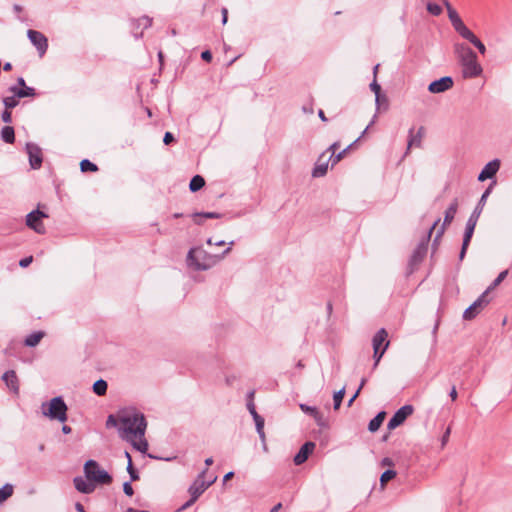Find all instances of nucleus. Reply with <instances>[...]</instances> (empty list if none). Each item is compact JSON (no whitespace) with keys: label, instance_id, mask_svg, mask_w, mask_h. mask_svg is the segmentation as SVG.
I'll use <instances>...</instances> for the list:
<instances>
[{"label":"nucleus","instance_id":"1","mask_svg":"<svg viewBox=\"0 0 512 512\" xmlns=\"http://www.w3.org/2000/svg\"><path fill=\"white\" fill-rule=\"evenodd\" d=\"M146 427V419L140 412L129 411L119 417V431L125 434L122 437L142 453L148 450V442L144 438Z\"/></svg>","mask_w":512,"mask_h":512},{"label":"nucleus","instance_id":"2","mask_svg":"<svg viewBox=\"0 0 512 512\" xmlns=\"http://www.w3.org/2000/svg\"><path fill=\"white\" fill-rule=\"evenodd\" d=\"M454 52L462 66L465 78H475L482 73V67L477 61V54L468 45L457 43L454 45Z\"/></svg>","mask_w":512,"mask_h":512},{"label":"nucleus","instance_id":"3","mask_svg":"<svg viewBox=\"0 0 512 512\" xmlns=\"http://www.w3.org/2000/svg\"><path fill=\"white\" fill-rule=\"evenodd\" d=\"M83 470L86 479L95 485H109L112 483V476L106 470L101 469L95 460L86 461Z\"/></svg>","mask_w":512,"mask_h":512},{"label":"nucleus","instance_id":"4","mask_svg":"<svg viewBox=\"0 0 512 512\" xmlns=\"http://www.w3.org/2000/svg\"><path fill=\"white\" fill-rule=\"evenodd\" d=\"M41 409L43 415L52 420H58L60 422L67 420V405L60 396L54 397L49 403H43Z\"/></svg>","mask_w":512,"mask_h":512},{"label":"nucleus","instance_id":"5","mask_svg":"<svg viewBox=\"0 0 512 512\" xmlns=\"http://www.w3.org/2000/svg\"><path fill=\"white\" fill-rule=\"evenodd\" d=\"M440 222V219L438 218L434 223L433 225L430 227L428 233H427V236L424 237L420 242L419 244L417 245V247L414 249L410 259H409V268H410V272L412 273L418 266L419 264L424 260L426 254H427V250H428V242L430 240V237L432 235V232L433 230L436 228V226L439 224Z\"/></svg>","mask_w":512,"mask_h":512},{"label":"nucleus","instance_id":"6","mask_svg":"<svg viewBox=\"0 0 512 512\" xmlns=\"http://www.w3.org/2000/svg\"><path fill=\"white\" fill-rule=\"evenodd\" d=\"M443 5L445 6L448 18L451 22L454 30L465 40L470 41V39L474 38L475 34L464 24L461 17L457 13V11L452 7L448 0H443Z\"/></svg>","mask_w":512,"mask_h":512},{"label":"nucleus","instance_id":"7","mask_svg":"<svg viewBox=\"0 0 512 512\" xmlns=\"http://www.w3.org/2000/svg\"><path fill=\"white\" fill-rule=\"evenodd\" d=\"M188 260L197 270H207L211 268L218 260L215 256H209L203 250L191 249L188 252Z\"/></svg>","mask_w":512,"mask_h":512},{"label":"nucleus","instance_id":"8","mask_svg":"<svg viewBox=\"0 0 512 512\" xmlns=\"http://www.w3.org/2000/svg\"><path fill=\"white\" fill-rule=\"evenodd\" d=\"M207 469H204L190 485L188 492L191 497V502H196L197 499L208 489L217 479L216 476L212 477L208 481L204 480V475Z\"/></svg>","mask_w":512,"mask_h":512},{"label":"nucleus","instance_id":"9","mask_svg":"<svg viewBox=\"0 0 512 512\" xmlns=\"http://www.w3.org/2000/svg\"><path fill=\"white\" fill-rule=\"evenodd\" d=\"M9 92L11 93V95L6 96L3 99V103L5 105V108L12 109L18 105L20 98L32 95V88H18L17 86H12L9 88Z\"/></svg>","mask_w":512,"mask_h":512},{"label":"nucleus","instance_id":"10","mask_svg":"<svg viewBox=\"0 0 512 512\" xmlns=\"http://www.w3.org/2000/svg\"><path fill=\"white\" fill-rule=\"evenodd\" d=\"M488 291H484L463 313L464 320L474 319L489 304Z\"/></svg>","mask_w":512,"mask_h":512},{"label":"nucleus","instance_id":"11","mask_svg":"<svg viewBox=\"0 0 512 512\" xmlns=\"http://www.w3.org/2000/svg\"><path fill=\"white\" fill-rule=\"evenodd\" d=\"M413 411H414V407L412 405L407 404V405L402 406L391 417V419L389 420V422L387 424V428L389 430H394L395 428H397L398 426L403 424L404 421L407 419V417L412 415Z\"/></svg>","mask_w":512,"mask_h":512},{"label":"nucleus","instance_id":"12","mask_svg":"<svg viewBox=\"0 0 512 512\" xmlns=\"http://www.w3.org/2000/svg\"><path fill=\"white\" fill-rule=\"evenodd\" d=\"M458 210V199L455 198L449 205V207L445 211V216L443 220L442 226L437 230L436 236L434 239V244L438 242V240L441 238V236L444 234L445 229L448 225L451 224V222L454 220V217Z\"/></svg>","mask_w":512,"mask_h":512},{"label":"nucleus","instance_id":"13","mask_svg":"<svg viewBox=\"0 0 512 512\" xmlns=\"http://www.w3.org/2000/svg\"><path fill=\"white\" fill-rule=\"evenodd\" d=\"M453 79L450 76H444L440 79L432 81L428 86V91L431 93H441L453 87Z\"/></svg>","mask_w":512,"mask_h":512},{"label":"nucleus","instance_id":"14","mask_svg":"<svg viewBox=\"0 0 512 512\" xmlns=\"http://www.w3.org/2000/svg\"><path fill=\"white\" fill-rule=\"evenodd\" d=\"M424 135L425 128L423 126H420L416 133H414V128L409 130L406 154H408L409 150L413 147H421Z\"/></svg>","mask_w":512,"mask_h":512},{"label":"nucleus","instance_id":"15","mask_svg":"<svg viewBox=\"0 0 512 512\" xmlns=\"http://www.w3.org/2000/svg\"><path fill=\"white\" fill-rule=\"evenodd\" d=\"M247 409L250 412L251 416L253 417L259 437L264 441V418L257 413L254 402L252 400L247 402Z\"/></svg>","mask_w":512,"mask_h":512},{"label":"nucleus","instance_id":"16","mask_svg":"<svg viewBox=\"0 0 512 512\" xmlns=\"http://www.w3.org/2000/svg\"><path fill=\"white\" fill-rule=\"evenodd\" d=\"M500 168V160L494 159L490 162H488L480 174L478 175L479 181H485L486 179H490L495 176V174L498 172Z\"/></svg>","mask_w":512,"mask_h":512},{"label":"nucleus","instance_id":"17","mask_svg":"<svg viewBox=\"0 0 512 512\" xmlns=\"http://www.w3.org/2000/svg\"><path fill=\"white\" fill-rule=\"evenodd\" d=\"M315 448V443L313 442H306L303 444L298 451V453L294 456V463L296 465L303 464L309 457V455L313 452Z\"/></svg>","mask_w":512,"mask_h":512},{"label":"nucleus","instance_id":"18","mask_svg":"<svg viewBox=\"0 0 512 512\" xmlns=\"http://www.w3.org/2000/svg\"><path fill=\"white\" fill-rule=\"evenodd\" d=\"M73 483H74L75 489L78 492L83 493V494H91L95 490V484L91 483V481H86L81 476H76L73 479Z\"/></svg>","mask_w":512,"mask_h":512},{"label":"nucleus","instance_id":"19","mask_svg":"<svg viewBox=\"0 0 512 512\" xmlns=\"http://www.w3.org/2000/svg\"><path fill=\"white\" fill-rule=\"evenodd\" d=\"M43 218H48V214L38 205L37 208L34 209V232L39 234L46 233V228L42 223Z\"/></svg>","mask_w":512,"mask_h":512},{"label":"nucleus","instance_id":"20","mask_svg":"<svg viewBox=\"0 0 512 512\" xmlns=\"http://www.w3.org/2000/svg\"><path fill=\"white\" fill-rule=\"evenodd\" d=\"M34 47H36L39 56L42 58L48 48V39L41 32L34 30Z\"/></svg>","mask_w":512,"mask_h":512},{"label":"nucleus","instance_id":"21","mask_svg":"<svg viewBox=\"0 0 512 512\" xmlns=\"http://www.w3.org/2000/svg\"><path fill=\"white\" fill-rule=\"evenodd\" d=\"M300 409L312 416L319 426L325 425L323 414L316 407L300 404Z\"/></svg>","mask_w":512,"mask_h":512},{"label":"nucleus","instance_id":"22","mask_svg":"<svg viewBox=\"0 0 512 512\" xmlns=\"http://www.w3.org/2000/svg\"><path fill=\"white\" fill-rule=\"evenodd\" d=\"M2 380L10 390L15 393L18 392V379L16 373L13 370L6 371L2 376Z\"/></svg>","mask_w":512,"mask_h":512},{"label":"nucleus","instance_id":"23","mask_svg":"<svg viewBox=\"0 0 512 512\" xmlns=\"http://www.w3.org/2000/svg\"><path fill=\"white\" fill-rule=\"evenodd\" d=\"M387 338H388V333L384 328H381L380 330H378L372 339L373 349L378 348V350H381L382 349L381 347H383L385 345L386 341H388Z\"/></svg>","mask_w":512,"mask_h":512},{"label":"nucleus","instance_id":"24","mask_svg":"<svg viewBox=\"0 0 512 512\" xmlns=\"http://www.w3.org/2000/svg\"><path fill=\"white\" fill-rule=\"evenodd\" d=\"M473 233H474V229H470V228H466L465 227V232H464V236H463V243H462L461 251H460V254H459V259L460 260H463L465 255H466V252H467L468 246L470 244L471 238L473 236Z\"/></svg>","mask_w":512,"mask_h":512},{"label":"nucleus","instance_id":"25","mask_svg":"<svg viewBox=\"0 0 512 512\" xmlns=\"http://www.w3.org/2000/svg\"><path fill=\"white\" fill-rule=\"evenodd\" d=\"M386 413L384 411L379 412L368 424V430L370 432H376L385 419Z\"/></svg>","mask_w":512,"mask_h":512},{"label":"nucleus","instance_id":"26","mask_svg":"<svg viewBox=\"0 0 512 512\" xmlns=\"http://www.w3.org/2000/svg\"><path fill=\"white\" fill-rule=\"evenodd\" d=\"M192 217L197 225H201L203 223L201 218L217 219L221 217V214L216 212H196L192 214Z\"/></svg>","mask_w":512,"mask_h":512},{"label":"nucleus","instance_id":"27","mask_svg":"<svg viewBox=\"0 0 512 512\" xmlns=\"http://www.w3.org/2000/svg\"><path fill=\"white\" fill-rule=\"evenodd\" d=\"M327 170H328V162L326 161V162L320 163V159H319L312 170V176L314 178L323 177L326 175Z\"/></svg>","mask_w":512,"mask_h":512},{"label":"nucleus","instance_id":"28","mask_svg":"<svg viewBox=\"0 0 512 512\" xmlns=\"http://www.w3.org/2000/svg\"><path fill=\"white\" fill-rule=\"evenodd\" d=\"M205 185V180L200 175H195L192 177L189 183V189L191 192H197L202 189Z\"/></svg>","mask_w":512,"mask_h":512},{"label":"nucleus","instance_id":"29","mask_svg":"<svg viewBox=\"0 0 512 512\" xmlns=\"http://www.w3.org/2000/svg\"><path fill=\"white\" fill-rule=\"evenodd\" d=\"M1 138L5 143H13L15 140L14 129L11 126H5L1 131Z\"/></svg>","mask_w":512,"mask_h":512},{"label":"nucleus","instance_id":"30","mask_svg":"<svg viewBox=\"0 0 512 512\" xmlns=\"http://www.w3.org/2000/svg\"><path fill=\"white\" fill-rule=\"evenodd\" d=\"M107 382L103 379H99L93 384V392L98 396H103L107 392Z\"/></svg>","mask_w":512,"mask_h":512},{"label":"nucleus","instance_id":"31","mask_svg":"<svg viewBox=\"0 0 512 512\" xmlns=\"http://www.w3.org/2000/svg\"><path fill=\"white\" fill-rule=\"evenodd\" d=\"M13 485L11 484H5L3 487L0 488V504L5 502L8 498H10L13 495Z\"/></svg>","mask_w":512,"mask_h":512},{"label":"nucleus","instance_id":"32","mask_svg":"<svg viewBox=\"0 0 512 512\" xmlns=\"http://www.w3.org/2000/svg\"><path fill=\"white\" fill-rule=\"evenodd\" d=\"M389 341H386L385 345L382 347L381 350H378V348L376 349H373L374 350V353H373V358H374V365H373V369H376V367L378 366L382 356L384 355L385 351L387 350L388 346H389Z\"/></svg>","mask_w":512,"mask_h":512},{"label":"nucleus","instance_id":"33","mask_svg":"<svg viewBox=\"0 0 512 512\" xmlns=\"http://www.w3.org/2000/svg\"><path fill=\"white\" fill-rule=\"evenodd\" d=\"M80 169L82 172H96L98 171V166L88 159H83L80 162Z\"/></svg>","mask_w":512,"mask_h":512},{"label":"nucleus","instance_id":"34","mask_svg":"<svg viewBox=\"0 0 512 512\" xmlns=\"http://www.w3.org/2000/svg\"><path fill=\"white\" fill-rule=\"evenodd\" d=\"M508 274V270H504L499 273V275L494 279V281L490 284V286L485 290L488 291V294L490 291H492L494 288H496L500 283L506 278Z\"/></svg>","mask_w":512,"mask_h":512},{"label":"nucleus","instance_id":"35","mask_svg":"<svg viewBox=\"0 0 512 512\" xmlns=\"http://www.w3.org/2000/svg\"><path fill=\"white\" fill-rule=\"evenodd\" d=\"M490 191H491V188H490V187H488V188L484 191V193L482 194V196H481V198H480V200H479L478 204L476 205V207H475V208H474V210H473V211H478V212H479V216H480V215H481V213H482L483 207H484V205H485V203H486L487 197H488V196H489V194H490Z\"/></svg>","mask_w":512,"mask_h":512},{"label":"nucleus","instance_id":"36","mask_svg":"<svg viewBox=\"0 0 512 512\" xmlns=\"http://www.w3.org/2000/svg\"><path fill=\"white\" fill-rule=\"evenodd\" d=\"M396 471L388 469L381 474L380 484L384 486L388 481L392 480L396 476Z\"/></svg>","mask_w":512,"mask_h":512},{"label":"nucleus","instance_id":"37","mask_svg":"<svg viewBox=\"0 0 512 512\" xmlns=\"http://www.w3.org/2000/svg\"><path fill=\"white\" fill-rule=\"evenodd\" d=\"M42 161V151L38 146L34 145V170L41 167Z\"/></svg>","mask_w":512,"mask_h":512},{"label":"nucleus","instance_id":"38","mask_svg":"<svg viewBox=\"0 0 512 512\" xmlns=\"http://www.w3.org/2000/svg\"><path fill=\"white\" fill-rule=\"evenodd\" d=\"M426 8L433 16H439L442 13V7L436 3L428 2Z\"/></svg>","mask_w":512,"mask_h":512},{"label":"nucleus","instance_id":"39","mask_svg":"<svg viewBox=\"0 0 512 512\" xmlns=\"http://www.w3.org/2000/svg\"><path fill=\"white\" fill-rule=\"evenodd\" d=\"M478 219H479V212L478 211H473L471 213L470 217L467 220L466 228H470V229H474L475 230V227L477 225Z\"/></svg>","mask_w":512,"mask_h":512},{"label":"nucleus","instance_id":"40","mask_svg":"<svg viewBox=\"0 0 512 512\" xmlns=\"http://www.w3.org/2000/svg\"><path fill=\"white\" fill-rule=\"evenodd\" d=\"M344 394H345V388H342L341 390L337 391L334 394L333 400H334V409L335 410L339 409V407L342 403Z\"/></svg>","mask_w":512,"mask_h":512},{"label":"nucleus","instance_id":"41","mask_svg":"<svg viewBox=\"0 0 512 512\" xmlns=\"http://www.w3.org/2000/svg\"><path fill=\"white\" fill-rule=\"evenodd\" d=\"M21 345L32 347V334L27 335L23 342L14 340L12 349H16L18 346Z\"/></svg>","mask_w":512,"mask_h":512},{"label":"nucleus","instance_id":"42","mask_svg":"<svg viewBox=\"0 0 512 512\" xmlns=\"http://www.w3.org/2000/svg\"><path fill=\"white\" fill-rule=\"evenodd\" d=\"M469 42L472 45H474L482 55H484L486 53L485 45L476 36H474V38L470 39Z\"/></svg>","mask_w":512,"mask_h":512},{"label":"nucleus","instance_id":"43","mask_svg":"<svg viewBox=\"0 0 512 512\" xmlns=\"http://www.w3.org/2000/svg\"><path fill=\"white\" fill-rule=\"evenodd\" d=\"M350 147H351V145H349L347 148H345L344 150H342L341 152H339L337 154L334 153L333 157L330 156L329 160L332 162V165H335L340 160H342V158L344 157V155L346 154V152L349 150Z\"/></svg>","mask_w":512,"mask_h":512},{"label":"nucleus","instance_id":"44","mask_svg":"<svg viewBox=\"0 0 512 512\" xmlns=\"http://www.w3.org/2000/svg\"><path fill=\"white\" fill-rule=\"evenodd\" d=\"M127 472L129 473L132 481H136L139 479V474L137 470L134 468L132 461H129V463L127 464Z\"/></svg>","mask_w":512,"mask_h":512},{"label":"nucleus","instance_id":"45","mask_svg":"<svg viewBox=\"0 0 512 512\" xmlns=\"http://www.w3.org/2000/svg\"><path fill=\"white\" fill-rule=\"evenodd\" d=\"M370 89L375 93L376 103L379 104V94L381 93V86L377 83L376 79L370 84Z\"/></svg>","mask_w":512,"mask_h":512},{"label":"nucleus","instance_id":"46","mask_svg":"<svg viewBox=\"0 0 512 512\" xmlns=\"http://www.w3.org/2000/svg\"><path fill=\"white\" fill-rule=\"evenodd\" d=\"M138 24L143 26L144 29H147L152 25V19L148 16H143L138 19Z\"/></svg>","mask_w":512,"mask_h":512},{"label":"nucleus","instance_id":"47","mask_svg":"<svg viewBox=\"0 0 512 512\" xmlns=\"http://www.w3.org/2000/svg\"><path fill=\"white\" fill-rule=\"evenodd\" d=\"M107 426H114L119 429V418H115L114 415H109L106 421Z\"/></svg>","mask_w":512,"mask_h":512},{"label":"nucleus","instance_id":"48","mask_svg":"<svg viewBox=\"0 0 512 512\" xmlns=\"http://www.w3.org/2000/svg\"><path fill=\"white\" fill-rule=\"evenodd\" d=\"M450 433H451V428L447 427L446 431L444 432V434L441 437V448H444L445 445L447 444L449 437H450Z\"/></svg>","mask_w":512,"mask_h":512},{"label":"nucleus","instance_id":"49","mask_svg":"<svg viewBox=\"0 0 512 512\" xmlns=\"http://www.w3.org/2000/svg\"><path fill=\"white\" fill-rule=\"evenodd\" d=\"M365 383H366V379H365V378H363V379L361 380V383H360L359 388L357 389V391L355 392V394H354V395L350 398V400L348 401V405H349V406H350V405L353 403V401L357 398V396H358V395H359V393H360V390H361V389H362V387L365 385Z\"/></svg>","mask_w":512,"mask_h":512},{"label":"nucleus","instance_id":"50","mask_svg":"<svg viewBox=\"0 0 512 512\" xmlns=\"http://www.w3.org/2000/svg\"><path fill=\"white\" fill-rule=\"evenodd\" d=\"M123 491L127 496H132L134 494V490L130 482H125L123 484Z\"/></svg>","mask_w":512,"mask_h":512},{"label":"nucleus","instance_id":"51","mask_svg":"<svg viewBox=\"0 0 512 512\" xmlns=\"http://www.w3.org/2000/svg\"><path fill=\"white\" fill-rule=\"evenodd\" d=\"M1 118H2V121L5 122V123H10L11 122V119H12V115H11V112L9 111V109H5L1 115Z\"/></svg>","mask_w":512,"mask_h":512},{"label":"nucleus","instance_id":"52","mask_svg":"<svg viewBox=\"0 0 512 512\" xmlns=\"http://www.w3.org/2000/svg\"><path fill=\"white\" fill-rule=\"evenodd\" d=\"M32 263V255L20 260L19 265L23 268L28 267Z\"/></svg>","mask_w":512,"mask_h":512},{"label":"nucleus","instance_id":"53","mask_svg":"<svg viewBox=\"0 0 512 512\" xmlns=\"http://www.w3.org/2000/svg\"><path fill=\"white\" fill-rule=\"evenodd\" d=\"M26 153H27V156H28V162L30 164V166L32 167V143H26Z\"/></svg>","mask_w":512,"mask_h":512},{"label":"nucleus","instance_id":"54","mask_svg":"<svg viewBox=\"0 0 512 512\" xmlns=\"http://www.w3.org/2000/svg\"><path fill=\"white\" fill-rule=\"evenodd\" d=\"M45 336V332L37 331L34 332V347L40 342V340Z\"/></svg>","mask_w":512,"mask_h":512},{"label":"nucleus","instance_id":"55","mask_svg":"<svg viewBox=\"0 0 512 512\" xmlns=\"http://www.w3.org/2000/svg\"><path fill=\"white\" fill-rule=\"evenodd\" d=\"M173 141H174V136H173V134H172L171 132H166V133L164 134V138H163V142H164V144L169 145V144H170L171 142H173Z\"/></svg>","mask_w":512,"mask_h":512},{"label":"nucleus","instance_id":"56","mask_svg":"<svg viewBox=\"0 0 512 512\" xmlns=\"http://www.w3.org/2000/svg\"><path fill=\"white\" fill-rule=\"evenodd\" d=\"M201 58L206 61L210 62L212 60V53L209 50H205L201 53Z\"/></svg>","mask_w":512,"mask_h":512},{"label":"nucleus","instance_id":"57","mask_svg":"<svg viewBox=\"0 0 512 512\" xmlns=\"http://www.w3.org/2000/svg\"><path fill=\"white\" fill-rule=\"evenodd\" d=\"M340 144L339 142H334L333 144H331L327 151H330L331 152V156L333 157L334 153L336 152V150L339 148Z\"/></svg>","mask_w":512,"mask_h":512},{"label":"nucleus","instance_id":"58","mask_svg":"<svg viewBox=\"0 0 512 512\" xmlns=\"http://www.w3.org/2000/svg\"><path fill=\"white\" fill-rule=\"evenodd\" d=\"M221 14H222V24H226L227 20H228V10H227V8L223 7L221 9Z\"/></svg>","mask_w":512,"mask_h":512},{"label":"nucleus","instance_id":"59","mask_svg":"<svg viewBox=\"0 0 512 512\" xmlns=\"http://www.w3.org/2000/svg\"><path fill=\"white\" fill-rule=\"evenodd\" d=\"M195 502H191V498L185 502L177 511L180 512V511H184L186 510L187 508H189L191 505H193Z\"/></svg>","mask_w":512,"mask_h":512},{"label":"nucleus","instance_id":"60","mask_svg":"<svg viewBox=\"0 0 512 512\" xmlns=\"http://www.w3.org/2000/svg\"><path fill=\"white\" fill-rule=\"evenodd\" d=\"M381 465L382 466H392L393 465V460L389 457H385L382 459L381 461Z\"/></svg>","mask_w":512,"mask_h":512},{"label":"nucleus","instance_id":"61","mask_svg":"<svg viewBox=\"0 0 512 512\" xmlns=\"http://www.w3.org/2000/svg\"><path fill=\"white\" fill-rule=\"evenodd\" d=\"M32 223H33V220H32V212H29V213L26 215V225H27L29 228H32Z\"/></svg>","mask_w":512,"mask_h":512},{"label":"nucleus","instance_id":"62","mask_svg":"<svg viewBox=\"0 0 512 512\" xmlns=\"http://www.w3.org/2000/svg\"><path fill=\"white\" fill-rule=\"evenodd\" d=\"M449 395L452 401H455L457 399V390L455 386L452 387Z\"/></svg>","mask_w":512,"mask_h":512},{"label":"nucleus","instance_id":"63","mask_svg":"<svg viewBox=\"0 0 512 512\" xmlns=\"http://www.w3.org/2000/svg\"><path fill=\"white\" fill-rule=\"evenodd\" d=\"M75 509L78 511V512H86L85 509H84V506L80 503V502H77L75 504Z\"/></svg>","mask_w":512,"mask_h":512},{"label":"nucleus","instance_id":"64","mask_svg":"<svg viewBox=\"0 0 512 512\" xmlns=\"http://www.w3.org/2000/svg\"><path fill=\"white\" fill-rule=\"evenodd\" d=\"M318 116H319V118H320L323 122H326V121L328 120V119H327V117L325 116L324 111H323V110H321V109H320V110H319V112H318Z\"/></svg>","mask_w":512,"mask_h":512}]
</instances>
